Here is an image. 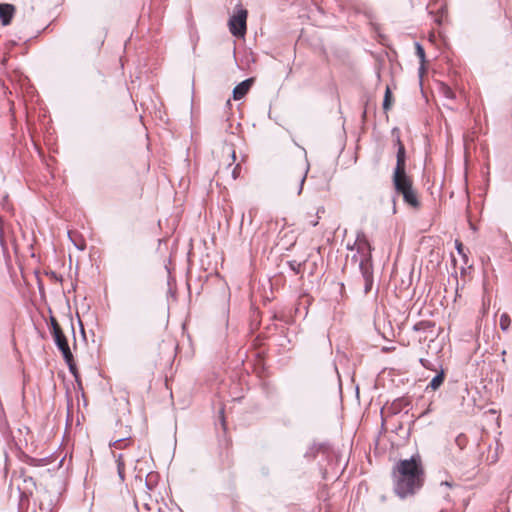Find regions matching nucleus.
<instances>
[{
	"label": "nucleus",
	"mask_w": 512,
	"mask_h": 512,
	"mask_svg": "<svg viewBox=\"0 0 512 512\" xmlns=\"http://www.w3.org/2000/svg\"><path fill=\"white\" fill-rule=\"evenodd\" d=\"M394 491L405 499L414 495L424 483V470L420 456L413 455L409 459L400 460L393 470Z\"/></svg>",
	"instance_id": "nucleus-1"
},
{
	"label": "nucleus",
	"mask_w": 512,
	"mask_h": 512,
	"mask_svg": "<svg viewBox=\"0 0 512 512\" xmlns=\"http://www.w3.org/2000/svg\"><path fill=\"white\" fill-rule=\"evenodd\" d=\"M357 253L352 256L358 262V268L364 283V293L368 294L373 286L372 246L363 231H358L354 242Z\"/></svg>",
	"instance_id": "nucleus-2"
},
{
	"label": "nucleus",
	"mask_w": 512,
	"mask_h": 512,
	"mask_svg": "<svg viewBox=\"0 0 512 512\" xmlns=\"http://www.w3.org/2000/svg\"><path fill=\"white\" fill-rule=\"evenodd\" d=\"M393 185L396 192L403 197L407 205L412 208H419L420 201L409 176L393 177Z\"/></svg>",
	"instance_id": "nucleus-3"
},
{
	"label": "nucleus",
	"mask_w": 512,
	"mask_h": 512,
	"mask_svg": "<svg viewBox=\"0 0 512 512\" xmlns=\"http://www.w3.org/2000/svg\"><path fill=\"white\" fill-rule=\"evenodd\" d=\"M49 329L52 334L54 343L58 350L61 352L63 358H69L70 353L72 352L70 350L68 340L54 316H50Z\"/></svg>",
	"instance_id": "nucleus-4"
},
{
	"label": "nucleus",
	"mask_w": 512,
	"mask_h": 512,
	"mask_svg": "<svg viewBox=\"0 0 512 512\" xmlns=\"http://www.w3.org/2000/svg\"><path fill=\"white\" fill-rule=\"evenodd\" d=\"M392 134H397L394 140L395 146L397 147L396 152V166L393 171V177L408 176L406 173V149L402 143L399 131L397 128L392 130Z\"/></svg>",
	"instance_id": "nucleus-5"
},
{
	"label": "nucleus",
	"mask_w": 512,
	"mask_h": 512,
	"mask_svg": "<svg viewBox=\"0 0 512 512\" xmlns=\"http://www.w3.org/2000/svg\"><path fill=\"white\" fill-rule=\"evenodd\" d=\"M246 20L247 11L245 9L238 10L237 13L229 19V30L233 36L237 38L244 37L247 28Z\"/></svg>",
	"instance_id": "nucleus-6"
},
{
	"label": "nucleus",
	"mask_w": 512,
	"mask_h": 512,
	"mask_svg": "<svg viewBox=\"0 0 512 512\" xmlns=\"http://www.w3.org/2000/svg\"><path fill=\"white\" fill-rule=\"evenodd\" d=\"M252 84H253V79H251V78L245 79L244 81L237 84L233 89L234 100L242 99L248 93Z\"/></svg>",
	"instance_id": "nucleus-7"
},
{
	"label": "nucleus",
	"mask_w": 512,
	"mask_h": 512,
	"mask_svg": "<svg viewBox=\"0 0 512 512\" xmlns=\"http://www.w3.org/2000/svg\"><path fill=\"white\" fill-rule=\"evenodd\" d=\"M15 7L12 4L0 3V21L3 26L11 23Z\"/></svg>",
	"instance_id": "nucleus-8"
},
{
	"label": "nucleus",
	"mask_w": 512,
	"mask_h": 512,
	"mask_svg": "<svg viewBox=\"0 0 512 512\" xmlns=\"http://www.w3.org/2000/svg\"><path fill=\"white\" fill-rule=\"evenodd\" d=\"M325 448V444L322 443H313L306 450L304 457L308 460H313L316 458L318 453Z\"/></svg>",
	"instance_id": "nucleus-9"
},
{
	"label": "nucleus",
	"mask_w": 512,
	"mask_h": 512,
	"mask_svg": "<svg viewBox=\"0 0 512 512\" xmlns=\"http://www.w3.org/2000/svg\"><path fill=\"white\" fill-rule=\"evenodd\" d=\"M445 380V373L443 370H441L437 375H435L432 380L430 381L427 388H431L432 390H437L444 382Z\"/></svg>",
	"instance_id": "nucleus-10"
},
{
	"label": "nucleus",
	"mask_w": 512,
	"mask_h": 512,
	"mask_svg": "<svg viewBox=\"0 0 512 512\" xmlns=\"http://www.w3.org/2000/svg\"><path fill=\"white\" fill-rule=\"evenodd\" d=\"M64 361L66 362L68 368H69V371L70 373L75 377V379L77 380L78 379V369H77V366L74 362V357H73V354L70 353V357L68 358H63Z\"/></svg>",
	"instance_id": "nucleus-11"
},
{
	"label": "nucleus",
	"mask_w": 512,
	"mask_h": 512,
	"mask_svg": "<svg viewBox=\"0 0 512 512\" xmlns=\"http://www.w3.org/2000/svg\"><path fill=\"white\" fill-rule=\"evenodd\" d=\"M440 92L446 99L454 100L456 98L455 92L446 84L441 85Z\"/></svg>",
	"instance_id": "nucleus-12"
},
{
	"label": "nucleus",
	"mask_w": 512,
	"mask_h": 512,
	"mask_svg": "<svg viewBox=\"0 0 512 512\" xmlns=\"http://www.w3.org/2000/svg\"><path fill=\"white\" fill-rule=\"evenodd\" d=\"M392 106V92L390 88L387 86L385 90V95L383 99V109L385 111L389 110Z\"/></svg>",
	"instance_id": "nucleus-13"
},
{
	"label": "nucleus",
	"mask_w": 512,
	"mask_h": 512,
	"mask_svg": "<svg viewBox=\"0 0 512 512\" xmlns=\"http://www.w3.org/2000/svg\"><path fill=\"white\" fill-rule=\"evenodd\" d=\"M499 325L502 331H508L511 325V318L507 313L501 314Z\"/></svg>",
	"instance_id": "nucleus-14"
},
{
	"label": "nucleus",
	"mask_w": 512,
	"mask_h": 512,
	"mask_svg": "<svg viewBox=\"0 0 512 512\" xmlns=\"http://www.w3.org/2000/svg\"><path fill=\"white\" fill-rule=\"evenodd\" d=\"M434 324L430 321H420L413 326L415 331H426L433 327Z\"/></svg>",
	"instance_id": "nucleus-15"
},
{
	"label": "nucleus",
	"mask_w": 512,
	"mask_h": 512,
	"mask_svg": "<svg viewBox=\"0 0 512 512\" xmlns=\"http://www.w3.org/2000/svg\"><path fill=\"white\" fill-rule=\"evenodd\" d=\"M289 268L295 273L300 274L302 271V266L304 265V262H297L296 260H290L287 262Z\"/></svg>",
	"instance_id": "nucleus-16"
},
{
	"label": "nucleus",
	"mask_w": 512,
	"mask_h": 512,
	"mask_svg": "<svg viewBox=\"0 0 512 512\" xmlns=\"http://www.w3.org/2000/svg\"><path fill=\"white\" fill-rule=\"evenodd\" d=\"M415 47H416V55L419 57L420 62H421V67H420V71H421L423 69V63L425 61V51H424V48L422 47V45L419 44L418 42L415 43Z\"/></svg>",
	"instance_id": "nucleus-17"
},
{
	"label": "nucleus",
	"mask_w": 512,
	"mask_h": 512,
	"mask_svg": "<svg viewBox=\"0 0 512 512\" xmlns=\"http://www.w3.org/2000/svg\"><path fill=\"white\" fill-rule=\"evenodd\" d=\"M468 443V438L466 435L464 434H459L456 438H455V444L462 450L466 447Z\"/></svg>",
	"instance_id": "nucleus-18"
},
{
	"label": "nucleus",
	"mask_w": 512,
	"mask_h": 512,
	"mask_svg": "<svg viewBox=\"0 0 512 512\" xmlns=\"http://www.w3.org/2000/svg\"><path fill=\"white\" fill-rule=\"evenodd\" d=\"M117 470L119 477L123 480L124 479V462L122 461V454H119L117 456Z\"/></svg>",
	"instance_id": "nucleus-19"
},
{
	"label": "nucleus",
	"mask_w": 512,
	"mask_h": 512,
	"mask_svg": "<svg viewBox=\"0 0 512 512\" xmlns=\"http://www.w3.org/2000/svg\"><path fill=\"white\" fill-rule=\"evenodd\" d=\"M129 440V438H120V439H117L115 440L113 443H112V446L117 448V449H122L125 445V443Z\"/></svg>",
	"instance_id": "nucleus-20"
},
{
	"label": "nucleus",
	"mask_w": 512,
	"mask_h": 512,
	"mask_svg": "<svg viewBox=\"0 0 512 512\" xmlns=\"http://www.w3.org/2000/svg\"><path fill=\"white\" fill-rule=\"evenodd\" d=\"M308 170H309V165H307L305 173L302 175V177L300 179L299 188H298V192H297L298 195H300L302 193Z\"/></svg>",
	"instance_id": "nucleus-21"
},
{
	"label": "nucleus",
	"mask_w": 512,
	"mask_h": 512,
	"mask_svg": "<svg viewBox=\"0 0 512 512\" xmlns=\"http://www.w3.org/2000/svg\"><path fill=\"white\" fill-rule=\"evenodd\" d=\"M455 248H456L457 252H458L460 255H462V256H464V257L466 256V255L464 254V247H463V244H462L460 241H458V240H456V241H455Z\"/></svg>",
	"instance_id": "nucleus-22"
},
{
	"label": "nucleus",
	"mask_w": 512,
	"mask_h": 512,
	"mask_svg": "<svg viewBox=\"0 0 512 512\" xmlns=\"http://www.w3.org/2000/svg\"><path fill=\"white\" fill-rule=\"evenodd\" d=\"M420 363L422 364L423 367H425L427 369H433L432 364L426 359L421 358Z\"/></svg>",
	"instance_id": "nucleus-23"
},
{
	"label": "nucleus",
	"mask_w": 512,
	"mask_h": 512,
	"mask_svg": "<svg viewBox=\"0 0 512 512\" xmlns=\"http://www.w3.org/2000/svg\"><path fill=\"white\" fill-rule=\"evenodd\" d=\"M224 299L226 301V306H225V313H228L229 311V299H230V294H224Z\"/></svg>",
	"instance_id": "nucleus-24"
},
{
	"label": "nucleus",
	"mask_w": 512,
	"mask_h": 512,
	"mask_svg": "<svg viewBox=\"0 0 512 512\" xmlns=\"http://www.w3.org/2000/svg\"><path fill=\"white\" fill-rule=\"evenodd\" d=\"M319 218H320V216H316L315 218L310 219V220L308 221V223H309L311 226L315 227V226H317V225H318V219H319Z\"/></svg>",
	"instance_id": "nucleus-25"
},
{
	"label": "nucleus",
	"mask_w": 512,
	"mask_h": 512,
	"mask_svg": "<svg viewBox=\"0 0 512 512\" xmlns=\"http://www.w3.org/2000/svg\"><path fill=\"white\" fill-rule=\"evenodd\" d=\"M441 486L451 487L452 484L450 482H448V481H445V482L441 483Z\"/></svg>",
	"instance_id": "nucleus-26"
},
{
	"label": "nucleus",
	"mask_w": 512,
	"mask_h": 512,
	"mask_svg": "<svg viewBox=\"0 0 512 512\" xmlns=\"http://www.w3.org/2000/svg\"><path fill=\"white\" fill-rule=\"evenodd\" d=\"M324 212V207H320L317 209L316 215L319 216L320 213Z\"/></svg>",
	"instance_id": "nucleus-27"
},
{
	"label": "nucleus",
	"mask_w": 512,
	"mask_h": 512,
	"mask_svg": "<svg viewBox=\"0 0 512 512\" xmlns=\"http://www.w3.org/2000/svg\"><path fill=\"white\" fill-rule=\"evenodd\" d=\"M347 249H349V250H353V249H356V246H354V244H353V245H349V244H348V245H347Z\"/></svg>",
	"instance_id": "nucleus-28"
},
{
	"label": "nucleus",
	"mask_w": 512,
	"mask_h": 512,
	"mask_svg": "<svg viewBox=\"0 0 512 512\" xmlns=\"http://www.w3.org/2000/svg\"><path fill=\"white\" fill-rule=\"evenodd\" d=\"M220 413H221L222 424L224 425V416H223L224 410L221 409Z\"/></svg>",
	"instance_id": "nucleus-29"
},
{
	"label": "nucleus",
	"mask_w": 512,
	"mask_h": 512,
	"mask_svg": "<svg viewBox=\"0 0 512 512\" xmlns=\"http://www.w3.org/2000/svg\"><path fill=\"white\" fill-rule=\"evenodd\" d=\"M231 156H232L233 160H235V159H236V155H235V151H234V150H232V152H231Z\"/></svg>",
	"instance_id": "nucleus-30"
},
{
	"label": "nucleus",
	"mask_w": 512,
	"mask_h": 512,
	"mask_svg": "<svg viewBox=\"0 0 512 512\" xmlns=\"http://www.w3.org/2000/svg\"><path fill=\"white\" fill-rule=\"evenodd\" d=\"M249 216H250V222H252V210L249 211Z\"/></svg>",
	"instance_id": "nucleus-31"
},
{
	"label": "nucleus",
	"mask_w": 512,
	"mask_h": 512,
	"mask_svg": "<svg viewBox=\"0 0 512 512\" xmlns=\"http://www.w3.org/2000/svg\"><path fill=\"white\" fill-rule=\"evenodd\" d=\"M244 217H245V214H244V213H242V216H241V225L243 224Z\"/></svg>",
	"instance_id": "nucleus-32"
}]
</instances>
